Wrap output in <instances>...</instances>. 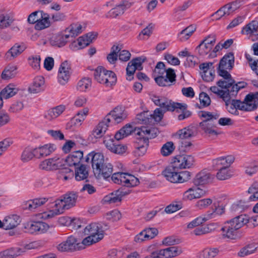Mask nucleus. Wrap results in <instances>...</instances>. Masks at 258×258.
I'll return each mask as SVG.
<instances>
[{"mask_svg":"<svg viewBox=\"0 0 258 258\" xmlns=\"http://www.w3.org/2000/svg\"><path fill=\"white\" fill-rule=\"evenodd\" d=\"M77 198L78 195L74 192H69L63 195L55 201L54 209L39 214L38 215V218L46 220L63 213L66 210L70 209L75 206Z\"/></svg>","mask_w":258,"mask_h":258,"instance_id":"f257e3e1","label":"nucleus"},{"mask_svg":"<svg viewBox=\"0 0 258 258\" xmlns=\"http://www.w3.org/2000/svg\"><path fill=\"white\" fill-rule=\"evenodd\" d=\"M137 143L135 147L134 153L135 156H142L147 152L149 145V139L154 138L157 136V130L155 128H149L146 126H142L135 130Z\"/></svg>","mask_w":258,"mask_h":258,"instance_id":"f03ea898","label":"nucleus"},{"mask_svg":"<svg viewBox=\"0 0 258 258\" xmlns=\"http://www.w3.org/2000/svg\"><path fill=\"white\" fill-rule=\"evenodd\" d=\"M246 215H241L226 222L221 228L224 239H236L238 237L237 230L247 224Z\"/></svg>","mask_w":258,"mask_h":258,"instance_id":"7ed1b4c3","label":"nucleus"},{"mask_svg":"<svg viewBox=\"0 0 258 258\" xmlns=\"http://www.w3.org/2000/svg\"><path fill=\"white\" fill-rule=\"evenodd\" d=\"M84 233L87 235L82 241L85 247L98 242L103 239L104 235V230L101 224L92 223L88 225L84 230Z\"/></svg>","mask_w":258,"mask_h":258,"instance_id":"20e7f679","label":"nucleus"},{"mask_svg":"<svg viewBox=\"0 0 258 258\" xmlns=\"http://www.w3.org/2000/svg\"><path fill=\"white\" fill-rule=\"evenodd\" d=\"M180 170L172 162L162 172L166 179L172 183H183L188 181L190 177L189 171H179Z\"/></svg>","mask_w":258,"mask_h":258,"instance_id":"39448f33","label":"nucleus"},{"mask_svg":"<svg viewBox=\"0 0 258 258\" xmlns=\"http://www.w3.org/2000/svg\"><path fill=\"white\" fill-rule=\"evenodd\" d=\"M199 116L203 119L200 123L202 130L209 136H217L218 133L214 129L216 125L214 121L219 118L220 114L218 112L202 111L199 113Z\"/></svg>","mask_w":258,"mask_h":258,"instance_id":"423d86ee","label":"nucleus"},{"mask_svg":"<svg viewBox=\"0 0 258 258\" xmlns=\"http://www.w3.org/2000/svg\"><path fill=\"white\" fill-rule=\"evenodd\" d=\"M95 80L99 83L107 87H111L116 82V77L115 73L110 71H107L102 67H98L94 71Z\"/></svg>","mask_w":258,"mask_h":258,"instance_id":"0eeeda50","label":"nucleus"},{"mask_svg":"<svg viewBox=\"0 0 258 258\" xmlns=\"http://www.w3.org/2000/svg\"><path fill=\"white\" fill-rule=\"evenodd\" d=\"M110 178L114 183L127 187L136 186L140 183L139 179L134 175L124 172H115L110 176Z\"/></svg>","mask_w":258,"mask_h":258,"instance_id":"6e6552de","label":"nucleus"},{"mask_svg":"<svg viewBox=\"0 0 258 258\" xmlns=\"http://www.w3.org/2000/svg\"><path fill=\"white\" fill-rule=\"evenodd\" d=\"M56 249L61 252H70L85 248L80 240L73 235L69 236L56 246Z\"/></svg>","mask_w":258,"mask_h":258,"instance_id":"1a4fd4ad","label":"nucleus"},{"mask_svg":"<svg viewBox=\"0 0 258 258\" xmlns=\"http://www.w3.org/2000/svg\"><path fill=\"white\" fill-rule=\"evenodd\" d=\"M64 159L63 158L55 156L52 158L45 159L40 162L38 168L41 171L52 172L62 167Z\"/></svg>","mask_w":258,"mask_h":258,"instance_id":"9d476101","label":"nucleus"},{"mask_svg":"<svg viewBox=\"0 0 258 258\" xmlns=\"http://www.w3.org/2000/svg\"><path fill=\"white\" fill-rule=\"evenodd\" d=\"M234 62V57L233 53H229L225 55L219 63L217 70L218 75L230 76L228 71L233 68Z\"/></svg>","mask_w":258,"mask_h":258,"instance_id":"9b49d317","label":"nucleus"},{"mask_svg":"<svg viewBox=\"0 0 258 258\" xmlns=\"http://www.w3.org/2000/svg\"><path fill=\"white\" fill-rule=\"evenodd\" d=\"M215 43V35H210L206 37L197 46V50L201 56H205L211 52Z\"/></svg>","mask_w":258,"mask_h":258,"instance_id":"f8f14e48","label":"nucleus"},{"mask_svg":"<svg viewBox=\"0 0 258 258\" xmlns=\"http://www.w3.org/2000/svg\"><path fill=\"white\" fill-rule=\"evenodd\" d=\"M146 60L145 57H138L132 59L128 63L126 69L127 80L129 81L133 80V75L136 70L140 71L143 69L142 64Z\"/></svg>","mask_w":258,"mask_h":258,"instance_id":"ddd939ff","label":"nucleus"},{"mask_svg":"<svg viewBox=\"0 0 258 258\" xmlns=\"http://www.w3.org/2000/svg\"><path fill=\"white\" fill-rule=\"evenodd\" d=\"M134 3L129 1H122L119 4L108 12L105 15L106 18H115L122 15L124 11L129 9Z\"/></svg>","mask_w":258,"mask_h":258,"instance_id":"4468645a","label":"nucleus"},{"mask_svg":"<svg viewBox=\"0 0 258 258\" xmlns=\"http://www.w3.org/2000/svg\"><path fill=\"white\" fill-rule=\"evenodd\" d=\"M71 67L69 63L65 61L62 62L59 68L57 76L58 81L62 85L67 84L71 75Z\"/></svg>","mask_w":258,"mask_h":258,"instance_id":"2eb2a0df","label":"nucleus"},{"mask_svg":"<svg viewBox=\"0 0 258 258\" xmlns=\"http://www.w3.org/2000/svg\"><path fill=\"white\" fill-rule=\"evenodd\" d=\"M110 122L109 116H106L94 128L91 132V135L96 139L103 137L108 129Z\"/></svg>","mask_w":258,"mask_h":258,"instance_id":"dca6fc26","label":"nucleus"},{"mask_svg":"<svg viewBox=\"0 0 258 258\" xmlns=\"http://www.w3.org/2000/svg\"><path fill=\"white\" fill-rule=\"evenodd\" d=\"M176 75L173 69H168L165 76H156L155 78L156 83L160 86H170L172 83L175 81Z\"/></svg>","mask_w":258,"mask_h":258,"instance_id":"f3484780","label":"nucleus"},{"mask_svg":"<svg viewBox=\"0 0 258 258\" xmlns=\"http://www.w3.org/2000/svg\"><path fill=\"white\" fill-rule=\"evenodd\" d=\"M90 159H91L93 171H99V167L105 163L104 156L101 153H94V152L90 153L85 157V161L86 162H89Z\"/></svg>","mask_w":258,"mask_h":258,"instance_id":"a211bd4d","label":"nucleus"},{"mask_svg":"<svg viewBox=\"0 0 258 258\" xmlns=\"http://www.w3.org/2000/svg\"><path fill=\"white\" fill-rule=\"evenodd\" d=\"M180 169L190 168L195 162L194 158L191 155H180L176 157L173 162Z\"/></svg>","mask_w":258,"mask_h":258,"instance_id":"6ab92c4d","label":"nucleus"},{"mask_svg":"<svg viewBox=\"0 0 258 258\" xmlns=\"http://www.w3.org/2000/svg\"><path fill=\"white\" fill-rule=\"evenodd\" d=\"M69 39V35L65 33L54 34L49 37V42L53 46L61 47L67 44Z\"/></svg>","mask_w":258,"mask_h":258,"instance_id":"aec40b11","label":"nucleus"},{"mask_svg":"<svg viewBox=\"0 0 258 258\" xmlns=\"http://www.w3.org/2000/svg\"><path fill=\"white\" fill-rule=\"evenodd\" d=\"M106 116L110 118L111 117L115 123H119L126 119L127 113L123 107L117 106Z\"/></svg>","mask_w":258,"mask_h":258,"instance_id":"412c9836","label":"nucleus"},{"mask_svg":"<svg viewBox=\"0 0 258 258\" xmlns=\"http://www.w3.org/2000/svg\"><path fill=\"white\" fill-rule=\"evenodd\" d=\"M35 149L36 158L41 159L52 154L55 150L56 146L52 144H47Z\"/></svg>","mask_w":258,"mask_h":258,"instance_id":"4be33fe9","label":"nucleus"},{"mask_svg":"<svg viewBox=\"0 0 258 258\" xmlns=\"http://www.w3.org/2000/svg\"><path fill=\"white\" fill-rule=\"evenodd\" d=\"M214 178V176L210 172L202 170L198 173L194 179V184L196 186L204 185L211 182Z\"/></svg>","mask_w":258,"mask_h":258,"instance_id":"5701e85b","label":"nucleus"},{"mask_svg":"<svg viewBox=\"0 0 258 258\" xmlns=\"http://www.w3.org/2000/svg\"><path fill=\"white\" fill-rule=\"evenodd\" d=\"M212 65V62L203 63L200 65L201 76L205 81L210 82L214 79V71L210 68Z\"/></svg>","mask_w":258,"mask_h":258,"instance_id":"b1692460","label":"nucleus"},{"mask_svg":"<svg viewBox=\"0 0 258 258\" xmlns=\"http://www.w3.org/2000/svg\"><path fill=\"white\" fill-rule=\"evenodd\" d=\"M27 48V46L23 43H16L6 53L7 59L11 60L22 53Z\"/></svg>","mask_w":258,"mask_h":258,"instance_id":"393cba45","label":"nucleus"},{"mask_svg":"<svg viewBox=\"0 0 258 258\" xmlns=\"http://www.w3.org/2000/svg\"><path fill=\"white\" fill-rule=\"evenodd\" d=\"M234 157L229 155L225 157H220L213 160V166L216 168H228L234 161Z\"/></svg>","mask_w":258,"mask_h":258,"instance_id":"a878e982","label":"nucleus"},{"mask_svg":"<svg viewBox=\"0 0 258 258\" xmlns=\"http://www.w3.org/2000/svg\"><path fill=\"white\" fill-rule=\"evenodd\" d=\"M206 194V191L200 187L190 188L185 191L183 195L184 200H192L199 199Z\"/></svg>","mask_w":258,"mask_h":258,"instance_id":"bb28decb","label":"nucleus"},{"mask_svg":"<svg viewBox=\"0 0 258 258\" xmlns=\"http://www.w3.org/2000/svg\"><path fill=\"white\" fill-rule=\"evenodd\" d=\"M21 222V218L17 215L6 216L3 220V228L6 230L16 228Z\"/></svg>","mask_w":258,"mask_h":258,"instance_id":"cd10ccee","label":"nucleus"},{"mask_svg":"<svg viewBox=\"0 0 258 258\" xmlns=\"http://www.w3.org/2000/svg\"><path fill=\"white\" fill-rule=\"evenodd\" d=\"M66 106L60 105L47 110L44 114V117L47 120L51 121L56 119L65 110Z\"/></svg>","mask_w":258,"mask_h":258,"instance_id":"c85d7f7f","label":"nucleus"},{"mask_svg":"<svg viewBox=\"0 0 258 258\" xmlns=\"http://www.w3.org/2000/svg\"><path fill=\"white\" fill-rule=\"evenodd\" d=\"M83 158V153L79 150L72 152L64 160L70 166H76L78 165Z\"/></svg>","mask_w":258,"mask_h":258,"instance_id":"c756f323","label":"nucleus"},{"mask_svg":"<svg viewBox=\"0 0 258 258\" xmlns=\"http://www.w3.org/2000/svg\"><path fill=\"white\" fill-rule=\"evenodd\" d=\"M98 171H94V174H97L98 177L102 176L104 179L108 180L113 172V166L110 163L105 162L102 165L99 167Z\"/></svg>","mask_w":258,"mask_h":258,"instance_id":"7c9ffc66","label":"nucleus"},{"mask_svg":"<svg viewBox=\"0 0 258 258\" xmlns=\"http://www.w3.org/2000/svg\"><path fill=\"white\" fill-rule=\"evenodd\" d=\"M223 78L220 79L217 82V86L221 88L222 90H225L226 93L230 94V91L231 88L233 87V84L235 81L232 79L231 75L230 76H225L224 75H219Z\"/></svg>","mask_w":258,"mask_h":258,"instance_id":"2f4dec72","label":"nucleus"},{"mask_svg":"<svg viewBox=\"0 0 258 258\" xmlns=\"http://www.w3.org/2000/svg\"><path fill=\"white\" fill-rule=\"evenodd\" d=\"M88 112L89 109L88 108H84L82 110L79 111L70 120L69 124L71 126H80L88 114Z\"/></svg>","mask_w":258,"mask_h":258,"instance_id":"473e14b6","label":"nucleus"},{"mask_svg":"<svg viewBox=\"0 0 258 258\" xmlns=\"http://www.w3.org/2000/svg\"><path fill=\"white\" fill-rule=\"evenodd\" d=\"M24 249L15 247L0 252V258H14L24 253Z\"/></svg>","mask_w":258,"mask_h":258,"instance_id":"72a5a7b5","label":"nucleus"},{"mask_svg":"<svg viewBox=\"0 0 258 258\" xmlns=\"http://www.w3.org/2000/svg\"><path fill=\"white\" fill-rule=\"evenodd\" d=\"M160 109L164 112L166 111H173L177 109H185V106L182 104L179 103H175L167 98L164 101L162 105L160 106Z\"/></svg>","mask_w":258,"mask_h":258,"instance_id":"f704fd0d","label":"nucleus"},{"mask_svg":"<svg viewBox=\"0 0 258 258\" xmlns=\"http://www.w3.org/2000/svg\"><path fill=\"white\" fill-rule=\"evenodd\" d=\"M138 129V128H134L133 126L130 124H126L115 134L114 138L117 140H119L129 136L133 132H134L136 135L135 130H137Z\"/></svg>","mask_w":258,"mask_h":258,"instance_id":"c9c22d12","label":"nucleus"},{"mask_svg":"<svg viewBox=\"0 0 258 258\" xmlns=\"http://www.w3.org/2000/svg\"><path fill=\"white\" fill-rule=\"evenodd\" d=\"M255 99V95L248 94L245 96L243 101L244 103V111H249L256 108L257 103Z\"/></svg>","mask_w":258,"mask_h":258,"instance_id":"e433bc0d","label":"nucleus"},{"mask_svg":"<svg viewBox=\"0 0 258 258\" xmlns=\"http://www.w3.org/2000/svg\"><path fill=\"white\" fill-rule=\"evenodd\" d=\"M97 34L96 33H88L85 36L80 37L78 39V43L79 48L82 49L88 45H89L93 39H95L97 37Z\"/></svg>","mask_w":258,"mask_h":258,"instance_id":"4c0bfd02","label":"nucleus"},{"mask_svg":"<svg viewBox=\"0 0 258 258\" xmlns=\"http://www.w3.org/2000/svg\"><path fill=\"white\" fill-rule=\"evenodd\" d=\"M48 201L46 198H36L32 200L27 201L25 204V208L29 210H33L45 204Z\"/></svg>","mask_w":258,"mask_h":258,"instance_id":"58836bf2","label":"nucleus"},{"mask_svg":"<svg viewBox=\"0 0 258 258\" xmlns=\"http://www.w3.org/2000/svg\"><path fill=\"white\" fill-rule=\"evenodd\" d=\"M51 23L49 15L47 13L43 12L42 14H41L40 19L35 24V27L37 30H42L49 27Z\"/></svg>","mask_w":258,"mask_h":258,"instance_id":"ea45409f","label":"nucleus"},{"mask_svg":"<svg viewBox=\"0 0 258 258\" xmlns=\"http://www.w3.org/2000/svg\"><path fill=\"white\" fill-rule=\"evenodd\" d=\"M44 79L42 76L36 77L32 85L29 87V90L31 93H37L43 89Z\"/></svg>","mask_w":258,"mask_h":258,"instance_id":"a19ab883","label":"nucleus"},{"mask_svg":"<svg viewBox=\"0 0 258 258\" xmlns=\"http://www.w3.org/2000/svg\"><path fill=\"white\" fill-rule=\"evenodd\" d=\"M233 5L234 4H231L224 6L214 14V17L216 19H219L223 16L229 15L231 12L235 10V8L233 7Z\"/></svg>","mask_w":258,"mask_h":258,"instance_id":"79ce46f5","label":"nucleus"},{"mask_svg":"<svg viewBox=\"0 0 258 258\" xmlns=\"http://www.w3.org/2000/svg\"><path fill=\"white\" fill-rule=\"evenodd\" d=\"M82 31V26L79 23H74L66 29L64 33L69 35L70 37H74L78 36Z\"/></svg>","mask_w":258,"mask_h":258,"instance_id":"37998d69","label":"nucleus"},{"mask_svg":"<svg viewBox=\"0 0 258 258\" xmlns=\"http://www.w3.org/2000/svg\"><path fill=\"white\" fill-rule=\"evenodd\" d=\"M18 91V88L14 85L9 84L1 92L0 95L2 98L7 99L14 96Z\"/></svg>","mask_w":258,"mask_h":258,"instance_id":"c03bdc74","label":"nucleus"},{"mask_svg":"<svg viewBox=\"0 0 258 258\" xmlns=\"http://www.w3.org/2000/svg\"><path fill=\"white\" fill-rule=\"evenodd\" d=\"M258 21L253 20L244 27L241 31L242 34L252 35L257 32Z\"/></svg>","mask_w":258,"mask_h":258,"instance_id":"a18cd8bd","label":"nucleus"},{"mask_svg":"<svg viewBox=\"0 0 258 258\" xmlns=\"http://www.w3.org/2000/svg\"><path fill=\"white\" fill-rule=\"evenodd\" d=\"M217 248H207L199 252L198 254L199 258H214L219 253Z\"/></svg>","mask_w":258,"mask_h":258,"instance_id":"49530a36","label":"nucleus"},{"mask_svg":"<svg viewBox=\"0 0 258 258\" xmlns=\"http://www.w3.org/2000/svg\"><path fill=\"white\" fill-rule=\"evenodd\" d=\"M248 192L251 194L249 200L253 201L258 200V183L251 185L248 189ZM253 211L258 213V203L253 208Z\"/></svg>","mask_w":258,"mask_h":258,"instance_id":"de8ad7c7","label":"nucleus"},{"mask_svg":"<svg viewBox=\"0 0 258 258\" xmlns=\"http://www.w3.org/2000/svg\"><path fill=\"white\" fill-rule=\"evenodd\" d=\"M122 195L121 192L119 190L116 191L115 193H111L106 196L103 199V202L106 204H113L120 202Z\"/></svg>","mask_w":258,"mask_h":258,"instance_id":"09e8293b","label":"nucleus"},{"mask_svg":"<svg viewBox=\"0 0 258 258\" xmlns=\"http://www.w3.org/2000/svg\"><path fill=\"white\" fill-rule=\"evenodd\" d=\"M89 176V172L87 167L84 165H81L76 168L75 178L78 181L86 179Z\"/></svg>","mask_w":258,"mask_h":258,"instance_id":"8fccbe9b","label":"nucleus"},{"mask_svg":"<svg viewBox=\"0 0 258 258\" xmlns=\"http://www.w3.org/2000/svg\"><path fill=\"white\" fill-rule=\"evenodd\" d=\"M150 112L144 111L138 114L136 116V120L138 123L141 124H149L153 121V118Z\"/></svg>","mask_w":258,"mask_h":258,"instance_id":"3c124183","label":"nucleus"},{"mask_svg":"<svg viewBox=\"0 0 258 258\" xmlns=\"http://www.w3.org/2000/svg\"><path fill=\"white\" fill-rule=\"evenodd\" d=\"M13 21V17L10 14L0 12V28L4 29L8 27Z\"/></svg>","mask_w":258,"mask_h":258,"instance_id":"603ef678","label":"nucleus"},{"mask_svg":"<svg viewBox=\"0 0 258 258\" xmlns=\"http://www.w3.org/2000/svg\"><path fill=\"white\" fill-rule=\"evenodd\" d=\"M92 86V81L89 78H84L80 80L77 86V89L80 92H86Z\"/></svg>","mask_w":258,"mask_h":258,"instance_id":"864d4df0","label":"nucleus"},{"mask_svg":"<svg viewBox=\"0 0 258 258\" xmlns=\"http://www.w3.org/2000/svg\"><path fill=\"white\" fill-rule=\"evenodd\" d=\"M35 148H26L21 155V160L23 162H27L33 158H36Z\"/></svg>","mask_w":258,"mask_h":258,"instance_id":"5fc2aeb1","label":"nucleus"},{"mask_svg":"<svg viewBox=\"0 0 258 258\" xmlns=\"http://www.w3.org/2000/svg\"><path fill=\"white\" fill-rule=\"evenodd\" d=\"M216 174V177L220 180H224L231 178L233 175L232 171L228 168H219Z\"/></svg>","mask_w":258,"mask_h":258,"instance_id":"6e6d98bb","label":"nucleus"},{"mask_svg":"<svg viewBox=\"0 0 258 258\" xmlns=\"http://www.w3.org/2000/svg\"><path fill=\"white\" fill-rule=\"evenodd\" d=\"M17 68L15 65H9L3 71L2 78L4 80H9L15 76Z\"/></svg>","mask_w":258,"mask_h":258,"instance_id":"4d7b16f0","label":"nucleus"},{"mask_svg":"<svg viewBox=\"0 0 258 258\" xmlns=\"http://www.w3.org/2000/svg\"><path fill=\"white\" fill-rule=\"evenodd\" d=\"M210 90L214 94L218 95L224 101H229L230 100L229 94L226 93L225 90H222L218 86H212L210 88Z\"/></svg>","mask_w":258,"mask_h":258,"instance_id":"13d9d810","label":"nucleus"},{"mask_svg":"<svg viewBox=\"0 0 258 258\" xmlns=\"http://www.w3.org/2000/svg\"><path fill=\"white\" fill-rule=\"evenodd\" d=\"M209 220V217H208V215H206V214L202 216H199L189 223L187 225V228L188 229H193Z\"/></svg>","mask_w":258,"mask_h":258,"instance_id":"bf43d9fd","label":"nucleus"},{"mask_svg":"<svg viewBox=\"0 0 258 258\" xmlns=\"http://www.w3.org/2000/svg\"><path fill=\"white\" fill-rule=\"evenodd\" d=\"M39 221H32L28 222L24 225L26 231L31 234H38Z\"/></svg>","mask_w":258,"mask_h":258,"instance_id":"052dcab7","label":"nucleus"},{"mask_svg":"<svg viewBox=\"0 0 258 258\" xmlns=\"http://www.w3.org/2000/svg\"><path fill=\"white\" fill-rule=\"evenodd\" d=\"M120 51V48L118 46L113 45L111 49V52L108 54L107 59L110 63H114L117 60V53Z\"/></svg>","mask_w":258,"mask_h":258,"instance_id":"680f3d73","label":"nucleus"},{"mask_svg":"<svg viewBox=\"0 0 258 258\" xmlns=\"http://www.w3.org/2000/svg\"><path fill=\"white\" fill-rule=\"evenodd\" d=\"M225 212V208L223 206H219L216 207L215 209H213L212 211H208L206 213V215L209 217V220L215 218L217 216H220L224 214Z\"/></svg>","mask_w":258,"mask_h":258,"instance_id":"e2e57ef3","label":"nucleus"},{"mask_svg":"<svg viewBox=\"0 0 258 258\" xmlns=\"http://www.w3.org/2000/svg\"><path fill=\"white\" fill-rule=\"evenodd\" d=\"M174 149L173 143L172 142H168L161 148V153L163 156H167L172 154Z\"/></svg>","mask_w":258,"mask_h":258,"instance_id":"0e129e2a","label":"nucleus"},{"mask_svg":"<svg viewBox=\"0 0 258 258\" xmlns=\"http://www.w3.org/2000/svg\"><path fill=\"white\" fill-rule=\"evenodd\" d=\"M177 136L181 139H188L194 136V132L189 127H185L179 130L177 133Z\"/></svg>","mask_w":258,"mask_h":258,"instance_id":"69168bd1","label":"nucleus"},{"mask_svg":"<svg viewBox=\"0 0 258 258\" xmlns=\"http://www.w3.org/2000/svg\"><path fill=\"white\" fill-rule=\"evenodd\" d=\"M257 247L254 245H248L243 247L238 252V255L241 257H244L253 253L256 250Z\"/></svg>","mask_w":258,"mask_h":258,"instance_id":"338daca9","label":"nucleus"},{"mask_svg":"<svg viewBox=\"0 0 258 258\" xmlns=\"http://www.w3.org/2000/svg\"><path fill=\"white\" fill-rule=\"evenodd\" d=\"M212 226V225H206L199 227L196 228L192 231V233L196 236H200L210 233L212 232V229L210 227Z\"/></svg>","mask_w":258,"mask_h":258,"instance_id":"774afa93","label":"nucleus"}]
</instances>
